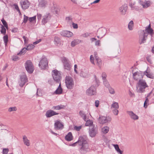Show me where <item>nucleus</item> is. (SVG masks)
<instances>
[{"label": "nucleus", "instance_id": "obj_1", "mask_svg": "<svg viewBox=\"0 0 154 154\" xmlns=\"http://www.w3.org/2000/svg\"><path fill=\"white\" fill-rule=\"evenodd\" d=\"M154 33L153 30L151 28L149 24L148 26L145 27V30H143L139 35V40L140 44L145 42L148 34L150 35L151 37Z\"/></svg>", "mask_w": 154, "mask_h": 154}, {"label": "nucleus", "instance_id": "obj_2", "mask_svg": "<svg viewBox=\"0 0 154 154\" xmlns=\"http://www.w3.org/2000/svg\"><path fill=\"white\" fill-rule=\"evenodd\" d=\"M86 140L85 136H80L78 141L79 144L82 146L80 150V152L81 154H85L89 151Z\"/></svg>", "mask_w": 154, "mask_h": 154}, {"label": "nucleus", "instance_id": "obj_3", "mask_svg": "<svg viewBox=\"0 0 154 154\" xmlns=\"http://www.w3.org/2000/svg\"><path fill=\"white\" fill-rule=\"evenodd\" d=\"M148 86L145 81L142 80L138 82L136 85V91L137 92L143 93L145 91V89Z\"/></svg>", "mask_w": 154, "mask_h": 154}, {"label": "nucleus", "instance_id": "obj_4", "mask_svg": "<svg viewBox=\"0 0 154 154\" xmlns=\"http://www.w3.org/2000/svg\"><path fill=\"white\" fill-rule=\"evenodd\" d=\"M65 83L66 86L68 89H72L74 85L73 79L71 76H66L65 79Z\"/></svg>", "mask_w": 154, "mask_h": 154}, {"label": "nucleus", "instance_id": "obj_5", "mask_svg": "<svg viewBox=\"0 0 154 154\" xmlns=\"http://www.w3.org/2000/svg\"><path fill=\"white\" fill-rule=\"evenodd\" d=\"M133 79L136 81L139 82L143 80V74L140 71H137L136 72H133Z\"/></svg>", "mask_w": 154, "mask_h": 154}, {"label": "nucleus", "instance_id": "obj_6", "mask_svg": "<svg viewBox=\"0 0 154 154\" xmlns=\"http://www.w3.org/2000/svg\"><path fill=\"white\" fill-rule=\"evenodd\" d=\"M98 128L97 126L91 125L89 128V136L91 137H94L98 132Z\"/></svg>", "mask_w": 154, "mask_h": 154}, {"label": "nucleus", "instance_id": "obj_7", "mask_svg": "<svg viewBox=\"0 0 154 154\" xmlns=\"http://www.w3.org/2000/svg\"><path fill=\"white\" fill-rule=\"evenodd\" d=\"M52 76L53 79L56 82L58 83L60 82L61 79V74L60 72L57 70H54L52 71Z\"/></svg>", "mask_w": 154, "mask_h": 154}, {"label": "nucleus", "instance_id": "obj_8", "mask_svg": "<svg viewBox=\"0 0 154 154\" xmlns=\"http://www.w3.org/2000/svg\"><path fill=\"white\" fill-rule=\"evenodd\" d=\"M25 68L27 72L29 73H32L34 70V66L30 60H27L25 63Z\"/></svg>", "mask_w": 154, "mask_h": 154}, {"label": "nucleus", "instance_id": "obj_9", "mask_svg": "<svg viewBox=\"0 0 154 154\" xmlns=\"http://www.w3.org/2000/svg\"><path fill=\"white\" fill-rule=\"evenodd\" d=\"M86 93L88 96L95 95L96 94V88L93 85H91L87 90Z\"/></svg>", "mask_w": 154, "mask_h": 154}, {"label": "nucleus", "instance_id": "obj_10", "mask_svg": "<svg viewBox=\"0 0 154 154\" xmlns=\"http://www.w3.org/2000/svg\"><path fill=\"white\" fill-rule=\"evenodd\" d=\"M27 81L26 75L25 73H23L20 76V80L19 82V85L21 87H23Z\"/></svg>", "mask_w": 154, "mask_h": 154}, {"label": "nucleus", "instance_id": "obj_11", "mask_svg": "<svg viewBox=\"0 0 154 154\" xmlns=\"http://www.w3.org/2000/svg\"><path fill=\"white\" fill-rule=\"evenodd\" d=\"M48 63L47 59L46 58L42 59L40 61L39 66L42 69H46L48 66Z\"/></svg>", "mask_w": 154, "mask_h": 154}, {"label": "nucleus", "instance_id": "obj_12", "mask_svg": "<svg viewBox=\"0 0 154 154\" xmlns=\"http://www.w3.org/2000/svg\"><path fill=\"white\" fill-rule=\"evenodd\" d=\"M138 3L142 6L144 8H146L150 6L152 4V2L151 1L145 0L144 2L140 0L138 1Z\"/></svg>", "mask_w": 154, "mask_h": 154}, {"label": "nucleus", "instance_id": "obj_13", "mask_svg": "<svg viewBox=\"0 0 154 154\" xmlns=\"http://www.w3.org/2000/svg\"><path fill=\"white\" fill-rule=\"evenodd\" d=\"M63 128V125L60 120H57L55 121L54 128L56 130H60Z\"/></svg>", "mask_w": 154, "mask_h": 154}, {"label": "nucleus", "instance_id": "obj_14", "mask_svg": "<svg viewBox=\"0 0 154 154\" xmlns=\"http://www.w3.org/2000/svg\"><path fill=\"white\" fill-rule=\"evenodd\" d=\"M20 4L22 8L24 10L28 9L30 5V3L28 0H21Z\"/></svg>", "mask_w": 154, "mask_h": 154}, {"label": "nucleus", "instance_id": "obj_15", "mask_svg": "<svg viewBox=\"0 0 154 154\" xmlns=\"http://www.w3.org/2000/svg\"><path fill=\"white\" fill-rule=\"evenodd\" d=\"M98 120L100 123L103 124L110 122L111 120V118L109 117L107 118L105 116H100Z\"/></svg>", "mask_w": 154, "mask_h": 154}, {"label": "nucleus", "instance_id": "obj_16", "mask_svg": "<svg viewBox=\"0 0 154 154\" xmlns=\"http://www.w3.org/2000/svg\"><path fill=\"white\" fill-rule=\"evenodd\" d=\"M143 75H146L148 78L152 79L154 78V75L152 73L149 68H147L146 70L144 72Z\"/></svg>", "mask_w": 154, "mask_h": 154}, {"label": "nucleus", "instance_id": "obj_17", "mask_svg": "<svg viewBox=\"0 0 154 154\" xmlns=\"http://www.w3.org/2000/svg\"><path fill=\"white\" fill-rule=\"evenodd\" d=\"M128 9L127 5L124 4L119 8V11L122 15H124L125 14Z\"/></svg>", "mask_w": 154, "mask_h": 154}, {"label": "nucleus", "instance_id": "obj_18", "mask_svg": "<svg viewBox=\"0 0 154 154\" xmlns=\"http://www.w3.org/2000/svg\"><path fill=\"white\" fill-rule=\"evenodd\" d=\"M51 16L49 13L46 14L43 17L42 20V23L43 24H45L50 19Z\"/></svg>", "mask_w": 154, "mask_h": 154}, {"label": "nucleus", "instance_id": "obj_19", "mask_svg": "<svg viewBox=\"0 0 154 154\" xmlns=\"http://www.w3.org/2000/svg\"><path fill=\"white\" fill-rule=\"evenodd\" d=\"M58 114V113L55 112L53 110H49L46 112L45 116L47 118H49Z\"/></svg>", "mask_w": 154, "mask_h": 154}, {"label": "nucleus", "instance_id": "obj_20", "mask_svg": "<svg viewBox=\"0 0 154 154\" xmlns=\"http://www.w3.org/2000/svg\"><path fill=\"white\" fill-rule=\"evenodd\" d=\"M63 66L65 69L69 70L71 68V65L68 60L66 59H63Z\"/></svg>", "mask_w": 154, "mask_h": 154}, {"label": "nucleus", "instance_id": "obj_21", "mask_svg": "<svg viewBox=\"0 0 154 154\" xmlns=\"http://www.w3.org/2000/svg\"><path fill=\"white\" fill-rule=\"evenodd\" d=\"M60 34L63 36L67 37H71L73 35V33L67 30H64L61 32Z\"/></svg>", "mask_w": 154, "mask_h": 154}, {"label": "nucleus", "instance_id": "obj_22", "mask_svg": "<svg viewBox=\"0 0 154 154\" xmlns=\"http://www.w3.org/2000/svg\"><path fill=\"white\" fill-rule=\"evenodd\" d=\"M127 113L129 115L130 118L133 120H137L139 118V117L132 111H128L127 112Z\"/></svg>", "mask_w": 154, "mask_h": 154}, {"label": "nucleus", "instance_id": "obj_23", "mask_svg": "<svg viewBox=\"0 0 154 154\" xmlns=\"http://www.w3.org/2000/svg\"><path fill=\"white\" fill-rule=\"evenodd\" d=\"M54 44L57 46H60L61 45V42L60 39L57 36H55L54 39Z\"/></svg>", "mask_w": 154, "mask_h": 154}, {"label": "nucleus", "instance_id": "obj_24", "mask_svg": "<svg viewBox=\"0 0 154 154\" xmlns=\"http://www.w3.org/2000/svg\"><path fill=\"white\" fill-rule=\"evenodd\" d=\"M59 83V85L54 92V93L56 94H62L63 92V89L61 87L60 82Z\"/></svg>", "mask_w": 154, "mask_h": 154}, {"label": "nucleus", "instance_id": "obj_25", "mask_svg": "<svg viewBox=\"0 0 154 154\" xmlns=\"http://www.w3.org/2000/svg\"><path fill=\"white\" fill-rule=\"evenodd\" d=\"M73 138V136L71 132H69L65 137L66 140L68 141L72 140Z\"/></svg>", "mask_w": 154, "mask_h": 154}, {"label": "nucleus", "instance_id": "obj_26", "mask_svg": "<svg viewBox=\"0 0 154 154\" xmlns=\"http://www.w3.org/2000/svg\"><path fill=\"white\" fill-rule=\"evenodd\" d=\"M95 62H96V64L100 68H101L102 65V62L100 58L95 57Z\"/></svg>", "mask_w": 154, "mask_h": 154}, {"label": "nucleus", "instance_id": "obj_27", "mask_svg": "<svg viewBox=\"0 0 154 154\" xmlns=\"http://www.w3.org/2000/svg\"><path fill=\"white\" fill-rule=\"evenodd\" d=\"M23 139L24 144L27 146H29L30 145L29 141L27 137L25 135L23 136Z\"/></svg>", "mask_w": 154, "mask_h": 154}, {"label": "nucleus", "instance_id": "obj_28", "mask_svg": "<svg viewBox=\"0 0 154 154\" xmlns=\"http://www.w3.org/2000/svg\"><path fill=\"white\" fill-rule=\"evenodd\" d=\"M109 128L107 126H105L102 127L101 129V132L103 134L107 133L109 131Z\"/></svg>", "mask_w": 154, "mask_h": 154}, {"label": "nucleus", "instance_id": "obj_29", "mask_svg": "<svg viewBox=\"0 0 154 154\" xmlns=\"http://www.w3.org/2000/svg\"><path fill=\"white\" fill-rule=\"evenodd\" d=\"M27 49L26 48H24L22 49L18 53H17V55L21 56L24 54L26 52Z\"/></svg>", "mask_w": 154, "mask_h": 154}, {"label": "nucleus", "instance_id": "obj_30", "mask_svg": "<svg viewBox=\"0 0 154 154\" xmlns=\"http://www.w3.org/2000/svg\"><path fill=\"white\" fill-rule=\"evenodd\" d=\"M80 116L83 118L85 121H86V116L83 111H80L79 112Z\"/></svg>", "mask_w": 154, "mask_h": 154}, {"label": "nucleus", "instance_id": "obj_31", "mask_svg": "<svg viewBox=\"0 0 154 154\" xmlns=\"http://www.w3.org/2000/svg\"><path fill=\"white\" fill-rule=\"evenodd\" d=\"M64 106L63 105H58L53 107L52 109L56 110H59L64 108Z\"/></svg>", "mask_w": 154, "mask_h": 154}, {"label": "nucleus", "instance_id": "obj_32", "mask_svg": "<svg viewBox=\"0 0 154 154\" xmlns=\"http://www.w3.org/2000/svg\"><path fill=\"white\" fill-rule=\"evenodd\" d=\"M134 26V22L132 20L128 24V28L130 30H133Z\"/></svg>", "mask_w": 154, "mask_h": 154}, {"label": "nucleus", "instance_id": "obj_33", "mask_svg": "<svg viewBox=\"0 0 154 154\" xmlns=\"http://www.w3.org/2000/svg\"><path fill=\"white\" fill-rule=\"evenodd\" d=\"M119 106L118 103L116 102H113L111 105V108L118 109Z\"/></svg>", "mask_w": 154, "mask_h": 154}, {"label": "nucleus", "instance_id": "obj_34", "mask_svg": "<svg viewBox=\"0 0 154 154\" xmlns=\"http://www.w3.org/2000/svg\"><path fill=\"white\" fill-rule=\"evenodd\" d=\"M72 19V18L71 17H68L66 18L67 22L69 24H71L73 23Z\"/></svg>", "mask_w": 154, "mask_h": 154}, {"label": "nucleus", "instance_id": "obj_35", "mask_svg": "<svg viewBox=\"0 0 154 154\" xmlns=\"http://www.w3.org/2000/svg\"><path fill=\"white\" fill-rule=\"evenodd\" d=\"M79 40L75 39L72 42L71 45L72 47H74L79 43Z\"/></svg>", "mask_w": 154, "mask_h": 154}, {"label": "nucleus", "instance_id": "obj_36", "mask_svg": "<svg viewBox=\"0 0 154 154\" xmlns=\"http://www.w3.org/2000/svg\"><path fill=\"white\" fill-rule=\"evenodd\" d=\"M80 75L84 78H86L88 76V73L87 72L82 71L80 73Z\"/></svg>", "mask_w": 154, "mask_h": 154}, {"label": "nucleus", "instance_id": "obj_37", "mask_svg": "<svg viewBox=\"0 0 154 154\" xmlns=\"http://www.w3.org/2000/svg\"><path fill=\"white\" fill-rule=\"evenodd\" d=\"M93 123V122L92 121L90 120H88L85 123V125L86 126H89L90 127L91 125H92Z\"/></svg>", "mask_w": 154, "mask_h": 154}, {"label": "nucleus", "instance_id": "obj_38", "mask_svg": "<svg viewBox=\"0 0 154 154\" xmlns=\"http://www.w3.org/2000/svg\"><path fill=\"white\" fill-rule=\"evenodd\" d=\"M148 97V96L146 97V100L144 103V107L145 108H147V105L149 104V100L147 98Z\"/></svg>", "mask_w": 154, "mask_h": 154}, {"label": "nucleus", "instance_id": "obj_39", "mask_svg": "<svg viewBox=\"0 0 154 154\" xmlns=\"http://www.w3.org/2000/svg\"><path fill=\"white\" fill-rule=\"evenodd\" d=\"M35 47L34 45L32 44L29 45L27 46L26 49L27 50H32Z\"/></svg>", "mask_w": 154, "mask_h": 154}, {"label": "nucleus", "instance_id": "obj_40", "mask_svg": "<svg viewBox=\"0 0 154 154\" xmlns=\"http://www.w3.org/2000/svg\"><path fill=\"white\" fill-rule=\"evenodd\" d=\"M136 3V2L134 1H133V0H131L130 1V2L129 3V6L131 7V9L132 8H134V7L135 6V5Z\"/></svg>", "mask_w": 154, "mask_h": 154}, {"label": "nucleus", "instance_id": "obj_41", "mask_svg": "<svg viewBox=\"0 0 154 154\" xmlns=\"http://www.w3.org/2000/svg\"><path fill=\"white\" fill-rule=\"evenodd\" d=\"M17 110V107L15 106L13 107H11L8 109V111L9 112H11L12 111H15Z\"/></svg>", "mask_w": 154, "mask_h": 154}, {"label": "nucleus", "instance_id": "obj_42", "mask_svg": "<svg viewBox=\"0 0 154 154\" xmlns=\"http://www.w3.org/2000/svg\"><path fill=\"white\" fill-rule=\"evenodd\" d=\"M1 28L2 29L1 31V33L2 34H5L6 33V31L5 28L2 25Z\"/></svg>", "mask_w": 154, "mask_h": 154}, {"label": "nucleus", "instance_id": "obj_43", "mask_svg": "<svg viewBox=\"0 0 154 154\" xmlns=\"http://www.w3.org/2000/svg\"><path fill=\"white\" fill-rule=\"evenodd\" d=\"M3 39L5 45H6L8 42V37L7 35L4 36L3 37Z\"/></svg>", "mask_w": 154, "mask_h": 154}, {"label": "nucleus", "instance_id": "obj_44", "mask_svg": "<svg viewBox=\"0 0 154 154\" xmlns=\"http://www.w3.org/2000/svg\"><path fill=\"white\" fill-rule=\"evenodd\" d=\"M82 127V126H75L74 127V129L76 131H79L81 129Z\"/></svg>", "mask_w": 154, "mask_h": 154}, {"label": "nucleus", "instance_id": "obj_45", "mask_svg": "<svg viewBox=\"0 0 154 154\" xmlns=\"http://www.w3.org/2000/svg\"><path fill=\"white\" fill-rule=\"evenodd\" d=\"M1 21L5 26L6 28H8V25L6 21L4 19L2 20Z\"/></svg>", "mask_w": 154, "mask_h": 154}, {"label": "nucleus", "instance_id": "obj_46", "mask_svg": "<svg viewBox=\"0 0 154 154\" xmlns=\"http://www.w3.org/2000/svg\"><path fill=\"white\" fill-rule=\"evenodd\" d=\"M90 60L91 63H92L93 64L95 65V64L94 62V58L92 55L90 56Z\"/></svg>", "mask_w": 154, "mask_h": 154}, {"label": "nucleus", "instance_id": "obj_47", "mask_svg": "<svg viewBox=\"0 0 154 154\" xmlns=\"http://www.w3.org/2000/svg\"><path fill=\"white\" fill-rule=\"evenodd\" d=\"M115 109L112 110V112L114 115H117L119 113V111L118 109Z\"/></svg>", "mask_w": 154, "mask_h": 154}, {"label": "nucleus", "instance_id": "obj_48", "mask_svg": "<svg viewBox=\"0 0 154 154\" xmlns=\"http://www.w3.org/2000/svg\"><path fill=\"white\" fill-rule=\"evenodd\" d=\"M36 18V16H34L32 17H30L29 19V20L30 22H32L33 21H34L35 20Z\"/></svg>", "mask_w": 154, "mask_h": 154}, {"label": "nucleus", "instance_id": "obj_49", "mask_svg": "<svg viewBox=\"0 0 154 154\" xmlns=\"http://www.w3.org/2000/svg\"><path fill=\"white\" fill-rule=\"evenodd\" d=\"M103 82L104 85L106 87L108 88L109 87V84L106 80H103Z\"/></svg>", "mask_w": 154, "mask_h": 154}, {"label": "nucleus", "instance_id": "obj_50", "mask_svg": "<svg viewBox=\"0 0 154 154\" xmlns=\"http://www.w3.org/2000/svg\"><path fill=\"white\" fill-rule=\"evenodd\" d=\"M19 59L20 58L17 55L14 56L12 57V60L15 61L19 60Z\"/></svg>", "mask_w": 154, "mask_h": 154}, {"label": "nucleus", "instance_id": "obj_51", "mask_svg": "<svg viewBox=\"0 0 154 154\" xmlns=\"http://www.w3.org/2000/svg\"><path fill=\"white\" fill-rule=\"evenodd\" d=\"M95 45L96 46H100V40H97L95 41Z\"/></svg>", "mask_w": 154, "mask_h": 154}, {"label": "nucleus", "instance_id": "obj_52", "mask_svg": "<svg viewBox=\"0 0 154 154\" xmlns=\"http://www.w3.org/2000/svg\"><path fill=\"white\" fill-rule=\"evenodd\" d=\"M90 33L88 32H86L82 34V36L83 37L86 38L90 35Z\"/></svg>", "mask_w": 154, "mask_h": 154}, {"label": "nucleus", "instance_id": "obj_53", "mask_svg": "<svg viewBox=\"0 0 154 154\" xmlns=\"http://www.w3.org/2000/svg\"><path fill=\"white\" fill-rule=\"evenodd\" d=\"M132 10H135L137 11H139L140 10V8L138 6L135 5L134 7L133 8H132Z\"/></svg>", "mask_w": 154, "mask_h": 154}, {"label": "nucleus", "instance_id": "obj_54", "mask_svg": "<svg viewBox=\"0 0 154 154\" xmlns=\"http://www.w3.org/2000/svg\"><path fill=\"white\" fill-rule=\"evenodd\" d=\"M109 93L111 94H113L115 93V91L114 89L111 88H110L109 89Z\"/></svg>", "mask_w": 154, "mask_h": 154}, {"label": "nucleus", "instance_id": "obj_55", "mask_svg": "<svg viewBox=\"0 0 154 154\" xmlns=\"http://www.w3.org/2000/svg\"><path fill=\"white\" fill-rule=\"evenodd\" d=\"M9 151L8 148L4 149L3 150V154H7Z\"/></svg>", "mask_w": 154, "mask_h": 154}, {"label": "nucleus", "instance_id": "obj_56", "mask_svg": "<svg viewBox=\"0 0 154 154\" xmlns=\"http://www.w3.org/2000/svg\"><path fill=\"white\" fill-rule=\"evenodd\" d=\"M102 77L103 80H106V75L105 72H103L102 75Z\"/></svg>", "mask_w": 154, "mask_h": 154}, {"label": "nucleus", "instance_id": "obj_57", "mask_svg": "<svg viewBox=\"0 0 154 154\" xmlns=\"http://www.w3.org/2000/svg\"><path fill=\"white\" fill-rule=\"evenodd\" d=\"M28 17L27 16H26L25 15H24L23 22L24 23H26L27 22V21L28 20Z\"/></svg>", "mask_w": 154, "mask_h": 154}, {"label": "nucleus", "instance_id": "obj_58", "mask_svg": "<svg viewBox=\"0 0 154 154\" xmlns=\"http://www.w3.org/2000/svg\"><path fill=\"white\" fill-rule=\"evenodd\" d=\"M14 6L15 7V9L17 10L18 12L20 14V12L18 5H17L15 4L14 5Z\"/></svg>", "mask_w": 154, "mask_h": 154}, {"label": "nucleus", "instance_id": "obj_59", "mask_svg": "<svg viewBox=\"0 0 154 154\" xmlns=\"http://www.w3.org/2000/svg\"><path fill=\"white\" fill-rule=\"evenodd\" d=\"M129 94L131 97H134L135 96V94L134 93L129 91Z\"/></svg>", "mask_w": 154, "mask_h": 154}, {"label": "nucleus", "instance_id": "obj_60", "mask_svg": "<svg viewBox=\"0 0 154 154\" xmlns=\"http://www.w3.org/2000/svg\"><path fill=\"white\" fill-rule=\"evenodd\" d=\"M72 25L74 29H77L78 28V25L77 24L73 22L72 23Z\"/></svg>", "mask_w": 154, "mask_h": 154}, {"label": "nucleus", "instance_id": "obj_61", "mask_svg": "<svg viewBox=\"0 0 154 154\" xmlns=\"http://www.w3.org/2000/svg\"><path fill=\"white\" fill-rule=\"evenodd\" d=\"M146 59L147 61L150 63H151L152 62V61L150 57V56H148L147 57H146Z\"/></svg>", "mask_w": 154, "mask_h": 154}, {"label": "nucleus", "instance_id": "obj_62", "mask_svg": "<svg viewBox=\"0 0 154 154\" xmlns=\"http://www.w3.org/2000/svg\"><path fill=\"white\" fill-rule=\"evenodd\" d=\"M99 101L98 100H96L95 102V105L96 107H98L99 106Z\"/></svg>", "mask_w": 154, "mask_h": 154}, {"label": "nucleus", "instance_id": "obj_63", "mask_svg": "<svg viewBox=\"0 0 154 154\" xmlns=\"http://www.w3.org/2000/svg\"><path fill=\"white\" fill-rule=\"evenodd\" d=\"M117 153L119 154H122V151L119 148L116 150Z\"/></svg>", "mask_w": 154, "mask_h": 154}, {"label": "nucleus", "instance_id": "obj_64", "mask_svg": "<svg viewBox=\"0 0 154 154\" xmlns=\"http://www.w3.org/2000/svg\"><path fill=\"white\" fill-rule=\"evenodd\" d=\"M113 146H114V147L116 150L117 149H118L119 148V146L117 144H114L113 145Z\"/></svg>", "mask_w": 154, "mask_h": 154}]
</instances>
